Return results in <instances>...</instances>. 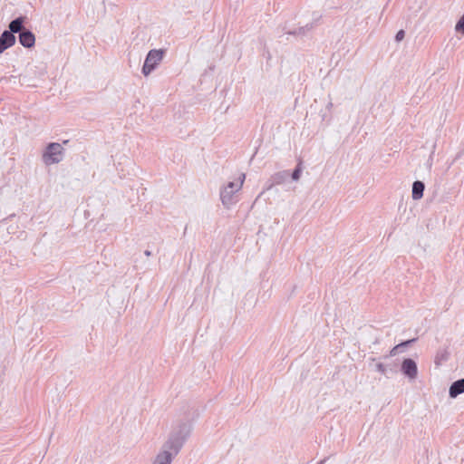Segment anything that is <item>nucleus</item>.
Here are the masks:
<instances>
[{"label":"nucleus","mask_w":464,"mask_h":464,"mask_svg":"<svg viewBox=\"0 0 464 464\" xmlns=\"http://www.w3.org/2000/svg\"><path fill=\"white\" fill-rule=\"evenodd\" d=\"M245 179L246 174L242 173L237 181H229L220 188V200L226 208H230L238 201L237 193L241 190Z\"/></svg>","instance_id":"nucleus-2"},{"label":"nucleus","mask_w":464,"mask_h":464,"mask_svg":"<svg viewBox=\"0 0 464 464\" xmlns=\"http://www.w3.org/2000/svg\"><path fill=\"white\" fill-rule=\"evenodd\" d=\"M399 352V346H394L391 351H390V356H395Z\"/></svg>","instance_id":"nucleus-19"},{"label":"nucleus","mask_w":464,"mask_h":464,"mask_svg":"<svg viewBox=\"0 0 464 464\" xmlns=\"http://www.w3.org/2000/svg\"><path fill=\"white\" fill-rule=\"evenodd\" d=\"M192 426L188 420L177 421L169 435L168 440L162 445L159 454L165 453L170 458V463L175 456L179 454L184 443L190 435Z\"/></svg>","instance_id":"nucleus-1"},{"label":"nucleus","mask_w":464,"mask_h":464,"mask_svg":"<svg viewBox=\"0 0 464 464\" xmlns=\"http://www.w3.org/2000/svg\"><path fill=\"white\" fill-rule=\"evenodd\" d=\"M152 464H171L170 458L169 455H166L165 453L158 454Z\"/></svg>","instance_id":"nucleus-13"},{"label":"nucleus","mask_w":464,"mask_h":464,"mask_svg":"<svg viewBox=\"0 0 464 464\" xmlns=\"http://www.w3.org/2000/svg\"><path fill=\"white\" fill-rule=\"evenodd\" d=\"M290 176V173L288 170H282L275 173L271 176L269 181L271 182L270 185L267 187V189H270L275 185H281L283 184Z\"/></svg>","instance_id":"nucleus-8"},{"label":"nucleus","mask_w":464,"mask_h":464,"mask_svg":"<svg viewBox=\"0 0 464 464\" xmlns=\"http://www.w3.org/2000/svg\"><path fill=\"white\" fill-rule=\"evenodd\" d=\"M375 369L377 372H381L383 375H386L388 372V366L382 362H377L375 364Z\"/></svg>","instance_id":"nucleus-16"},{"label":"nucleus","mask_w":464,"mask_h":464,"mask_svg":"<svg viewBox=\"0 0 464 464\" xmlns=\"http://www.w3.org/2000/svg\"><path fill=\"white\" fill-rule=\"evenodd\" d=\"M19 43L25 48H31L35 44V36L30 30L24 29L19 34Z\"/></svg>","instance_id":"nucleus-7"},{"label":"nucleus","mask_w":464,"mask_h":464,"mask_svg":"<svg viewBox=\"0 0 464 464\" xmlns=\"http://www.w3.org/2000/svg\"><path fill=\"white\" fill-rule=\"evenodd\" d=\"M325 460H326L325 459H322L318 464H324Z\"/></svg>","instance_id":"nucleus-21"},{"label":"nucleus","mask_w":464,"mask_h":464,"mask_svg":"<svg viewBox=\"0 0 464 464\" xmlns=\"http://www.w3.org/2000/svg\"><path fill=\"white\" fill-rule=\"evenodd\" d=\"M405 36V33L403 30H400L397 32L396 35H395V40L397 42H401Z\"/></svg>","instance_id":"nucleus-18"},{"label":"nucleus","mask_w":464,"mask_h":464,"mask_svg":"<svg viewBox=\"0 0 464 464\" xmlns=\"http://www.w3.org/2000/svg\"><path fill=\"white\" fill-rule=\"evenodd\" d=\"M144 254H145L146 256H151V252L150 250H145Z\"/></svg>","instance_id":"nucleus-20"},{"label":"nucleus","mask_w":464,"mask_h":464,"mask_svg":"<svg viewBox=\"0 0 464 464\" xmlns=\"http://www.w3.org/2000/svg\"><path fill=\"white\" fill-rule=\"evenodd\" d=\"M332 106H333V103H332V102H330V103L328 104V108H330V107H332Z\"/></svg>","instance_id":"nucleus-22"},{"label":"nucleus","mask_w":464,"mask_h":464,"mask_svg":"<svg viewBox=\"0 0 464 464\" xmlns=\"http://www.w3.org/2000/svg\"><path fill=\"white\" fill-rule=\"evenodd\" d=\"M163 56V50H150L145 58V62L142 66V73L145 76H148L152 71L155 70L158 64L162 61Z\"/></svg>","instance_id":"nucleus-4"},{"label":"nucleus","mask_w":464,"mask_h":464,"mask_svg":"<svg viewBox=\"0 0 464 464\" xmlns=\"http://www.w3.org/2000/svg\"><path fill=\"white\" fill-rule=\"evenodd\" d=\"M15 44V36L7 31H4L0 35V53L10 48Z\"/></svg>","instance_id":"nucleus-6"},{"label":"nucleus","mask_w":464,"mask_h":464,"mask_svg":"<svg viewBox=\"0 0 464 464\" xmlns=\"http://www.w3.org/2000/svg\"><path fill=\"white\" fill-rule=\"evenodd\" d=\"M456 32L464 34V14L459 18L455 25Z\"/></svg>","instance_id":"nucleus-15"},{"label":"nucleus","mask_w":464,"mask_h":464,"mask_svg":"<svg viewBox=\"0 0 464 464\" xmlns=\"http://www.w3.org/2000/svg\"><path fill=\"white\" fill-rule=\"evenodd\" d=\"M302 171V162H299L295 170L293 171V173L291 174L292 179L297 181L300 179Z\"/></svg>","instance_id":"nucleus-14"},{"label":"nucleus","mask_w":464,"mask_h":464,"mask_svg":"<svg viewBox=\"0 0 464 464\" xmlns=\"http://www.w3.org/2000/svg\"><path fill=\"white\" fill-rule=\"evenodd\" d=\"M415 341H416V339L407 340V341H404V342L397 344L396 346H399V350H400L401 348L409 346L411 343H414Z\"/></svg>","instance_id":"nucleus-17"},{"label":"nucleus","mask_w":464,"mask_h":464,"mask_svg":"<svg viewBox=\"0 0 464 464\" xmlns=\"http://www.w3.org/2000/svg\"><path fill=\"white\" fill-rule=\"evenodd\" d=\"M464 392V378L459 379L452 382L449 390V395L450 398H456L459 394Z\"/></svg>","instance_id":"nucleus-9"},{"label":"nucleus","mask_w":464,"mask_h":464,"mask_svg":"<svg viewBox=\"0 0 464 464\" xmlns=\"http://www.w3.org/2000/svg\"><path fill=\"white\" fill-rule=\"evenodd\" d=\"M24 17H23V16L14 19L13 21L10 22V24L8 25L9 30H6V31L11 32L14 35L16 33L20 34L21 31H24V29H25L24 27Z\"/></svg>","instance_id":"nucleus-10"},{"label":"nucleus","mask_w":464,"mask_h":464,"mask_svg":"<svg viewBox=\"0 0 464 464\" xmlns=\"http://www.w3.org/2000/svg\"><path fill=\"white\" fill-rule=\"evenodd\" d=\"M314 27L313 24H307L304 26L299 27L297 30L287 32L288 34L294 35H304L307 32L312 30Z\"/></svg>","instance_id":"nucleus-12"},{"label":"nucleus","mask_w":464,"mask_h":464,"mask_svg":"<svg viewBox=\"0 0 464 464\" xmlns=\"http://www.w3.org/2000/svg\"><path fill=\"white\" fill-rule=\"evenodd\" d=\"M64 149L60 143H49L42 156L43 161L45 165H53L61 162L63 159Z\"/></svg>","instance_id":"nucleus-3"},{"label":"nucleus","mask_w":464,"mask_h":464,"mask_svg":"<svg viewBox=\"0 0 464 464\" xmlns=\"http://www.w3.org/2000/svg\"><path fill=\"white\" fill-rule=\"evenodd\" d=\"M425 188V185L422 181L416 180L412 184V198L414 200L420 199L423 197V191Z\"/></svg>","instance_id":"nucleus-11"},{"label":"nucleus","mask_w":464,"mask_h":464,"mask_svg":"<svg viewBox=\"0 0 464 464\" xmlns=\"http://www.w3.org/2000/svg\"><path fill=\"white\" fill-rule=\"evenodd\" d=\"M401 371L411 381L415 380L418 376L417 363L411 358H406L402 361Z\"/></svg>","instance_id":"nucleus-5"}]
</instances>
